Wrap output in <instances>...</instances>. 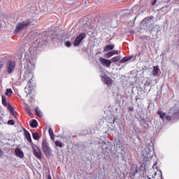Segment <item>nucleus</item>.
<instances>
[{"mask_svg":"<svg viewBox=\"0 0 179 179\" xmlns=\"http://www.w3.org/2000/svg\"><path fill=\"white\" fill-rule=\"evenodd\" d=\"M44 42L47 43V39L43 40V43L39 42L38 44L34 47L24 48V58L23 59V62H24V68L25 69L24 77L31 78L28 83L30 91L33 89L30 83L33 81V76H34V69H36V61H37V48L41 47V45L44 44Z\"/></svg>","mask_w":179,"mask_h":179,"instance_id":"f257e3e1","label":"nucleus"},{"mask_svg":"<svg viewBox=\"0 0 179 179\" xmlns=\"http://www.w3.org/2000/svg\"><path fill=\"white\" fill-rule=\"evenodd\" d=\"M157 114L159 115V118H161L162 121L176 122V121L179 120V105L176 104L173 106L168 115L162 110H158Z\"/></svg>","mask_w":179,"mask_h":179,"instance_id":"f03ea898","label":"nucleus"},{"mask_svg":"<svg viewBox=\"0 0 179 179\" xmlns=\"http://www.w3.org/2000/svg\"><path fill=\"white\" fill-rule=\"evenodd\" d=\"M99 145L102 149V153L106 157H113L115 160H118L119 155L115 152V150L113 149L114 145L111 141L106 140L99 143Z\"/></svg>","mask_w":179,"mask_h":179,"instance_id":"7ed1b4c3","label":"nucleus"},{"mask_svg":"<svg viewBox=\"0 0 179 179\" xmlns=\"http://www.w3.org/2000/svg\"><path fill=\"white\" fill-rule=\"evenodd\" d=\"M30 24H33V19L29 18L27 20H24L20 22H19L16 27L15 29L13 31L14 34H19V33H22V30H24V29H27Z\"/></svg>","mask_w":179,"mask_h":179,"instance_id":"20e7f679","label":"nucleus"},{"mask_svg":"<svg viewBox=\"0 0 179 179\" xmlns=\"http://www.w3.org/2000/svg\"><path fill=\"white\" fill-rule=\"evenodd\" d=\"M155 155V147L153 141H151V145L145 146V150L142 151V156L144 159H152Z\"/></svg>","mask_w":179,"mask_h":179,"instance_id":"39448f33","label":"nucleus"},{"mask_svg":"<svg viewBox=\"0 0 179 179\" xmlns=\"http://www.w3.org/2000/svg\"><path fill=\"white\" fill-rule=\"evenodd\" d=\"M1 103L3 106L8 108V110L10 111V113H11L12 115L14 117L17 118V117L15 114V109H13V107L12 106L10 103H8V102L6 101V96H5V95H2L1 96Z\"/></svg>","mask_w":179,"mask_h":179,"instance_id":"423d86ee","label":"nucleus"},{"mask_svg":"<svg viewBox=\"0 0 179 179\" xmlns=\"http://www.w3.org/2000/svg\"><path fill=\"white\" fill-rule=\"evenodd\" d=\"M6 68L8 75H12L15 72V69H16V62L13 59L7 61Z\"/></svg>","mask_w":179,"mask_h":179,"instance_id":"0eeeda50","label":"nucleus"},{"mask_svg":"<svg viewBox=\"0 0 179 179\" xmlns=\"http://www.w3.org/2000/svg\"><path fill=\"white\" fill-rule=\"evenodd\" d=\"M42 149L45 156L47 157H51V148H50V144H48L46 140H43Z\"/></svg>","mask_w":179,"mask_h":179,"instance_id":"6e6552de","label":"nucleus"},{"mask_svg":"<svg viewBox=\"0 0 179 179\" xmlns=\"http://www.w3.org/2000/svg\"><path fill=\"white\" fill-rule=\"evenodd\" d=\"M86 37H87V34L86 32L80 33L74 41V47H78V45H80V43H82Z\"/></svg>","mask_w":179,"mask_h":179,"instance_id":"1a4fd4ad","label":"nucleus"},{"mask_svg":"<svg viewBox=\"0 0 179 179\" xmlns=\"http://www.w3.org/2000/svg\"><path fill=\"white\" fill-rule=\"evenodd\" d=\"M114 150L117 155L120 153V152H122V148H121V141L117 138H115L113 141Z\"/></svg>","mask_w":179,"mask_h":179,"instance_id":"9d476101","label":"nucleus"},{"mask_svg":"<svg viewBox=\"0 0 179 179\" xmlns=\"http://www.w3.org/2000/svg\"><path fill=\"white\" fill-rule=\"evenodd\" d=\"M32 149L34 150V155L36 157H37L38 159H43V156L41 155V150H40V148H38V146L35 145L32 147Z\"/></svg>","mask_w":179,"mask_h":179,"instance_id":"9b49d317","label":"nucleus"},{"mask_svg":"<svg viewBox=\"0 0 179 179\" xmlns=\"http://www.w3.org/2000/svg\"><path fill=\"white\" fill-rule=\"evenodd\" d=\"M99 61L103 66H106V68H110V66H111V60L110 59L99 57Z\"/></svg>","mask_w":179,"mask_h":179,"instance_id":"f8f14e48","label":"nucleus"},{"mask_svg":"<svg viewBox=\"0 0 179 179\" xmlns=\"http://www.w3.org/2000/svg\"><path fill=\"white\" fill-rule=\"evenodd\" d=\"M138 170L141 176H145V174H146V171H148L146 170V163H145V160H143Z\"/></svg>","mask_w":179,"mask_h":179,"instance_id":"ddd939ff","label":"nucleus"},{"mask_svg":"<svg viewBox=\"0 0 179 179\" xmlns=\"http://www.w3.org/2000/svg\"><path fill=\"white\" fill-rule=\"evenodd\" d=\"M160 26L159 25H155L152 29H151V34L153 37L155 36H157L159 34V32L160 31Z\"/></svg>","mask_w":179,"mask_h":179,"instance_id":"4468645a","label":"nucleus"},{"mask_svg":"<svg viewBox=\"0 0 179 179\" xmlns=\"http://www.w3.org/2000/svg\"><path fill=\"white\" fill-rule=\"evenodd\" d=\"M24 131V136L26 138V139L29 142V143H33V140H31V135H30V132L27 131L26 129H23Z\"/></svg>","mask_w":179,"mask_h":179,"instance_id":"2eb2a0df","label":"nucleus"},{"mask_svg":"<svg viewBox=\"0 0 179 179\" xmlns=\"http://www.w3.org/2000/svg\"><path fill=\"white\" fill-rule=\"evenodd\" d=\"M101 80L105 83V85H111V83H113V80L107 76H102Z\"/></svg>","mask_w":179,"mask_h":179,"instance_id":"dca6fc26","label":"nucleus"},{"mask_svg":"<svg viewBox=\"0 0 179 179\" xmlns=\"http://www.w3.org/2000/svg\"><path fill=\"white\" fill-rule=\"evenodd\" d=\"M113 55H118V50H113L107 52L105 54V58H111Z\"/></svg>","mask_w":179,"mask_h":179,"instance_id":"f3484780","label":"nucleus"},{"mask_svg":"<svg viewBox=\"0 0 179 179\" xmlns=\"http://www.w3.org/2000/svg\"><path fill=\"white\" fill-rule=\"evenodd\" d=\"M139 171H140L139 168L136 166L133 171L129 173V176H130L131 178L135 179L136 176H137V174H138Z\"/></svg>","mask_w":179,"mask_h":179,"instance_id":"a211bd4d","label":"nucleus"},{"mask_svg":"<svg viewBox=\"0 0 179 179\" xmlns=\"http://www.w3.org/2000/svg\"><path fill=\"white\" fill-rule=\"evenodd\" d=\"M15 155L17 157H20V159H23L24 157V154L23 153V151L20 150V148H17L15 149Z\"/></svg>","mask_w":179,"mask_h":179,"instance_id":"6ab92c4d","label":"nucleus"},{"mask_svg":"<svg viewBox=\"0 0 179 179\" xmlns=\"http://www.w3.org/2000/svg\"><path fill=\"white\" fill-rule=\"evenodd\" d=\"M154 18L155 17L153 16L147 17L141 21V24H143L144 26H148V23H149V22H150V20Z\"/></svg>","mask_w":179,"mask_h":179,"instance_id":"aec40b11","label":"nucleus"},{"mask_svg":"<svg viewBox=\"0 0 179 179\" xmlns=\"http://www.w3.org/2000/svg\"><path fill=\"white\" fill-rule=\"evenodd\" d=\"M134 58V55H129L124 57L120 61V64H124L125 62H128V61H131Z\"/></svg>","mask_w":179,"mask_h":179,"instance_id":"412c9836","label":"nucleus"},{"mask_svg":"<svg viewBox=\"0 0 179 179\" xmlns=\"http://www.w3.org/2000/svg\"><path fill=\"white\" fill-rule=\"evenodd\" d=\"M131 16H134V8L130 10H127L123 14V17H131Z\"/></svg>","mask_w":179,"mask_h":179,"instance_id":"4be33fe9","label":"nucleus"},{"mask_svg":"<svg viewBox=\"0 0 179 179\" xmlns=\"http://www.w3.org/2000/svg\"><path fill=\"white\" fill-rule=\"evenodd\" d=\"M29 125L31 128H37V127H38V122H37L36 119H33L29 122Z\"/></svg>","mask_w":179,"mask_h":179,"instance_id":"5701e85b","label":"nucleus"},{"mask_svg":"<svg viewBox=\"0 0 179 179\" xmlns=\"http://www.w3.org/2000/svg\"><path fill=\"white\" fill-rule=\"evenodd\" d=\"M98 22H99V23L101 24H106L107 23V18L104 17V15H100Z\"/></svg>","mask_w":179,"mask_h":179,"instance_id":"b1692460","label":"nucleus"},{"mask_svg":"<svg viewBox=\"0 0 179 179\" xmlns=\"http://www.w3.org/2000/svg\"><path fill=\"white\" fill-rule=\"evenodd\" d=\"M159 75V66H154L152 70V76H157Z\"/></svg>","mask_w":179,"mask_h":179,"instance_id":"393cba45","label":"nucleus"},{"mask_svg":"<svg viewBox=\"0 0 179 179\" xmlns=\"http://www.w3.org/2000/svg\"><path fill=\"white\" fill-rule=\"evenodd\" d=\"M114 47H115L114 44H108L104 48V51H111L114 50Z\"/></svg>","mask_w":179,"mask_h":179,"instance_id":"a878e982","label":"nucleus"},{"mask_svg":"<svg viewBox=\"0 0 179 179\" xmlns=\"http://www.w3.org/2000/svg\"><path fill=\"white\" fill-rule=\"evenodd\" d=\"M32 138L34 141H38L40 139V134L37 131L34 132L32 133Z\"/></svg>","mask_w":179,"mask_h":179,"instance_id":"bb28decb","label":"nucleus"},{"mask_svg":"<svg viewBox=\"0 0 179 179\" xmlns=\"http://www.w3.org/2000/svg\"><path fill=\"white\" fill-rule=\"evenodd\" d=\"M48 134H49V135L50 136L51 140L54 141L55 135L54 134V131H52V129L50 128L48 129Z\"/></svg>","mask_w":179,"mask_h":179,"instance_id":"cd10ccee","label":"nucleus"},{"mask_svg":"<svg viewBox=\"0 0 179 179\" xmlns=\"http://www.w3.org/2000/svg\"><path fill=\"white\" fill-rule=\"evenodd\" d=\"M35 112L37 117H39V118H41V117H43V115L41 114V110H40V108H38V107H36L35 108Z\"/></svg>","mask_w":179,"mask_h":179,"instance_id":"c85d7f7f","label":"nucleus"},{"mask_svg":"<svg viewBox=\"0 0 179 179\" xmlns=\"http://www.w3.org/2000/svg\"><path fill=\"white\" fill-rule=\"evenodd\" d=\"M55 146H57V148H62L65 147V145H64L62 143V142H60V141H55Z\"/></svg>","mask_w":179,"mask_h":179,"instance_id":"c756f323","label":"nucleus"},{"mask_svg":"<svg viewBox=\"0 0 179 179\" xmlns=\"http://www.w3.org/2000/svg\"><path fill=\"white\" fill-rule=\"evenodd\" d=\"M121 60V56H115L111 59V62H118Z\"/></svg>","mask_w":179,"mask_h":179,"instance_id":"7c9ffc66","label":"nucleus"},{"mask_svg":"<svg viewBox=\"0 0 179 179\" xmlns=\"http://www.w3.org/2000/svg\"><path fill=\"white\" fill-rule=\"evenodd\" d=\"M12 93H13V92L12 91V89H6L5 94L6 96H12Z\"/></svg>","mask_w":179,"mask_h":179,"instance_id":"2f4dec72","label":"nucleus"},{"mask_svg":"<svg viewBox=\"0 0 179 179\" xmlns=\"http://www.w3.org/2000/svg\"><path fill=\"white\" fill-rule=\"evenodd\" d=\"M87 134H89V131H87V130H83L79 135L80 136H83V135H87Z\"/></svg>","mask_w":179,"mask_h":179,"instance_id":"473e14b6","label":"nucleus"},{"mask_svg":"<svg viewBox=\"0 0 179 179\" xmlns=\"http://www.w3.org/2000/svg\"><path fill=\"white\" fill-rule=\"evenodd\" d=\"M62 139H65V141H69L71 139V136H62Z\"/></svg>","mask_w":179,"mask_h":179,"instance_id":"72a5a7b5","label":"nucleus"},{"mask_svg":"<svg viewBox=\"0 0 179 179\" xmlns=\"http://www.w3.org/2000/svg\"><path fill=\"white\" fill-rule=\"evenodd\" d=\"M8 125H15V120L13 119H11L8 121Z\"/></svg>","mask_w":179,"mask_h":179,"instance_id":"f704fd0d","label":"nucleus"},{"mask_svg":"<svg viewBox=\"0 0 179 179\" xmlns=\"http://www.w3.org/2000/svg\"><path fill=\"white\" fill-rule=\"evenodd\" d=\"M65 45H66V47H67V48H69V47H71V45H72V43H71V41H66L65 42Z\"/></svg>","mask_w":179,"mask_h":179,"instance_id":"c9c22d12","label":"nucleus"},{"mask_svg":"<svg viewBox=\"0 0 179 179\" xmlns=\"http://www.w3.org/2000/svg\"><path fill=\"white\" fill-rule=\"evenodd\" d=\"M2 156H3V151L2 149H0V157H2Z\"/></svg>","mask_w":179,"mask_h":179,"instance_id":"e433bc0d","label":"nucleus"},{"mask_svg":"<svg viewBox=\"0 0 179 179\" xmlns=\"http://www.w3.org/2000/svg\"><path fill=\"white\" fill-rule=\"evenodd\" d=\"M2 68H3V63H2V62H0V70L2 69Z\"/></svg>","mask_w":179,"mask_h":179,"instance_id":"4c0bfd02","label":"nucleus"},{"mask_svg":"<svg viewBox=\"0 0 179 179\" xmlns=\"http://www.w3.org/2000/svg\"><path fill=\"white\" fill-rule=\"evenodd\" d=\"M121 156H122V160H124V157H125V154H124V152H122V153H121Z\"/></svg>","mask_w":179,"mask_h":179,"instance_id":"58836bf2","label":"nucleus"},{"mask_svg":"<svg viewBox=\"0 0 179 179\" xmlns=\"http://www.w3.org/2000/svg\"><path fill=\"white\" fill-rule=\"evenodd\" d=\"M159 174H160L161 178H163V173L160 170H159Z\"/></svg>","mask_w":179,"mask_h":179,"instance_id":"ea45409f","label":"nucleus"},{"mask_svg":"<svg viewBox=\"0 0 179 179\" xmlns=\"http://www.w3.org/2000/svg\"><path fill=\"white\" fill-rule=\"evenodd\" d=\"M156 2H157V1H152L151 2V4H152V5H156Z\"/></svg>","mask_w":179,"mask_h":179,"instance_id":"a19ab883","label":"nucleus"},{"mask_svg":"<svg viewBox=\"0 0 179 179\" xmlns=\"http://www.w3.org/2000/svg\"><path fill=\"white\" fill-rule=\"evenodd\" d=\"M129 111H134V108L133 107H129Z\"/></svg>","mask_w":179,"mask_h":179,"instance_id":"79ce46f5","label":"nucleus"},{"mask_svg":"<svg viewBox=\"0 0 179 179\" xmlns=\"http://www.w3.org/2000/svg\"><path fill=\"white\" fill-rule=\"evenodd\" d=\"M115 123V118H113V122H112V127H114V124Z\"/></svg>","mask_w":179,"mask_h":179,"instance_id":"37998d69","label":"nucleus"},{"mask_svg":"<svg viewBox=\"0 0 179 179\" xmlns=\"http://www.w3.org/2000/svg\"><path fill=\"white\" fill-rule=\"evenodd\" d=\"M27 113L28 114L31 115V110H30V109H28V111H27Z\"/></svg>","mask_w":179,"mask_h":179,"instance_id":"c03bdc74","label":"nucleus"},{"mask_svg":"<svg viewBox=\"0 0 179 179\" xmlns=\"http://www.w3.org/2000/svg\"><path fill=\"white\" fill-rule=\"evenodd\" d=\"M146 86H149V83L148 82H146L145 87H146Z\"/></svg>","mask_w":179,"mask_h":179,"instance_id":"a18cd8bd","label":"nucleus"},{"mask_svg":"<svg viewBox=\"0 0 179 179\" xmlns=\"http://www.w3.org/2000/svg\"><path fill=\"white\" fill-rule=\"evenodd\" d=\"M25 110H26V111H29V108H26Z\"/></svg>","mask_w":179,"mask_h":179,"instance_id":"49530a36","label":"nucleus"},{"mask_svg":"<svg viewBox=\"0 0 179 179\" xmlns=\"http://www.w3.org/2000/svg\"><path fill=\"white\" fill-rule=\"evenodd\" d=\"M2 27V24L0 22V29Z\"/></svg>","mask_w":179,"mask_h":179,"instance_id":"de8ad7c7","label":"nucleus"},{"mask_svg":"<svg viewBox=\"0 0 179 179\" xmlns=\"http://www.w3.org/2000/svg\"><path fill=\"white\" fill-rule=\"evenodd\" d=\"M156 164H157V162H155V163L154 164V166H156Z\"/></svg>","mask_w":179,"mask_h":179,"instance_id":"09e8293b","label":"nucleus"},{"mask_svg":"<svg viewBox=\"0 0 179 179\" xmlns=\"http://www.w3.org/2000/svg\"><path fill=\"white\" fill-rule=\"evenodd\" d=\"M134 20H136V17H135L134 18Z\"/></svg>","mask_w":179,"mask_h":179,"instance_id":"8fccbe9b","label":"nucleus"},{"mask_svg":"<svg viewBox=\"0 0 179 179\" xmlns=\"http://www.w3.org/2000/svg\"><path fill=\"white\" fill-rule=\"evenodd\" d=\"M148 179H150V178H149V176L147 177Z\"/></svg>","mask_w":179,"mask_h":179,"instance_id":"3c124183","label":"nucleus"},{"mask_svg":"<svg viewBox=\"0 0 179 179\" xmlns=\"http://www.w3.org/2000/svg\"><path fill=\"white\" fill-rule=\"evenodd\" d=\"M165 8H167V5L165 6Z\"/></svg>","mask_w":179,"mask_h":179,"instance_id":"603ef678","label":"nucleus"},{"mask_svg":"<svg viewBox=\"0 0 179 179\" xmlns=\"http://www.w3.org/2000/svg\"><path fill=\"white\" fill-rule=\"evenodd\" d=\"M164 7H162L161 9H164Z\"/></svg>","mask_w":179,"mask_h":179,"instance_id":"864d4df0","label":"nucleus"},{"mask_svg":"<svg viewBox=\"0 0 179 179\" xmlns=\"http://www.w3.org/2000/svg\"><path fill=\"white\" fill-rule=\"evenodd\" d=\"M145 8L144 7V8H143V10H145Z\"/></svg>","mask_w":179,"mask_h":179,"instance_id":"5fc2aeb1","label":"nucleus"},{"mask_svg":"<svg viewBox=\"0 0 179 179\" xmlns=\"http://www.w3.org/2000/svg\"><path fill=\"white\" fill-rule=\"evenodd\" d=\"M131 33H134V31H131Z\"/></svg>","mask_w":179,"mask_h":179,"instance_id":"6e6d98bb","label":"nucleus"},{"mask_svg":"<svg viewBox=\"0 0 179 179\" xmlns=\"http://www.w3.org/2000/svg\"><path fill=\"white\" fill-rule=\"evenodd\" d=\"M131 33H134V31H131Z\"/></svg>","mask_w":179,"mask_h":179,"instance_id":"4d7b16f0","label":"nucleus"},{"mask_svg":"<svg viewBox=\"0 0 179 179\" xmlns=\"http://www.w3.org/2000/svg\"><path fill=\"white\" fill-rule=\"evenodd\" d=\"M154 1H157V0H154Z\"/></svg>","mask_w":179,"mask_h":179,"instance_id":"13d9d810","label":"nucleus"}]
</instances>
